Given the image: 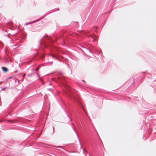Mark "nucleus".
Instances as JSON below:
<instances>
[{
	"label": "nucleus",
	"instance_id": "obj_7",
	"mask_svg": "<svg viewBox=\"0 0 156 156\" xmlns=\"http://www.w3.org/2000/svg\"><path fill=\"white\" fill-rule=\"evenodd\" d=\"M51 56L53 58H56L57 60L58 59V57L54 55H51ZM58 60L59 61H60L59 60Z\"/></svg>",
	"mask_w": 156,
	"mask_h": 156
},
{
	"label": "nucleus",
	"instance_id": "obj_9",
	"mask_svg": "<svg viewBox=\"0 0 156 156\" xmlns=\"http://www.w3.org/2000/svg\"><path fill=\"white\" fill-rule=\"evenodd\" d=\"M37 77L39 78V79H40V80H41V82H42V80L41 78L40 77V76H39V74H37Z\"/></svg>",
	"mask_w": 156,
	"mask_h": 156
},
{
	"label": "nucleus",
	"instance_id": "obj_1",
	"mask_svg": "<svg viewBox=\"0 0 156 156\" xmlns=\"http://www.w3.org/2000/svg\"><path fill=\"white\" fill-rule=\"evenodd\" d=\"M67 94L69 95V96H70V97L71 98H73V99L76 100V101H79V98L77 96H76L74 95H72L70 94H69L68 93H67Z\"/></svg>",
	"mask_w": 156,
	"mask_h": 156
},
{
	"label": "nucleus",
	"instance_id": "obj_15",
	"mask_svg": "<svg viewBox=\"0 0 156 156\" xmlns=\"http://www.w3.org/2000/svg\"><path fill=\"white\" fill-rule=\"evenodd\" d=\"M57 9L55 10V11H57V10H59V9H58V8H57V9Z\"/></svg>",
	"mask_w": 156,
	"mask_h": 156
},
{
	"label": "nucleus",
	"instance_id": "obj_21",
	"mask_svg": "<svg viewBox=\"0 0 156 156\" xmlns=\"http://www.w3.org/2000/svg\"><path fill=\"white\" fill-rule=\"evenodd\" d=\"M82 81H83V82H84V80H82Z\"/></svg>",
	"mask_w": 156,
	"mask_h": 156
},
{
	"label": "nucleus",
	"instance_id": "obj_20",
	"mask_svg": "<svg viewBox=\"0 0 156 156\" xmlns=\"http://www.w3.org/2000/svg\"><path fill=\"white\" fill-rule=\"evenodd\" d=\"M76 135H77V136L78 137V134H76Z\"/></svg>",
	"mask_w": 156,
	"mask_h": 156
},
{
	"label": "nucleus",
	"instance_id": "obj_8",
	"mask_svg": "<svg viewBox=\"0 0 156 156\" xmlns=\"http://www.w3.org/2000/svg\"><path fill=\"white\" fill-rule=\"evenodd\" d=\"M83 153L85 155H86L85 152L87 153V151L86 150L84 149H83Z\"/></svg>",
	"mask_w": 156,
	"mask_h": 156
},
{
	"label": "nucleus",
	"instance_id": "obj_22",
	"mask_svg": "<svg viewBox=\"0 0 156 156\" xmlns=\"http://www.w3.org/2000/svg\"><path fill=\"white\" fill-rule=\"evenodd\" d=\"M17 45H15V46H16Z\"/></svg>",
	"mask_w": 156,
	"mask_h": 156
},
{
	"label": "nucleus",
	"instance_id": "obj_12",
	"mask_svg": "<svg viewBox=\"0 0 156 156\" xmlns=\"http://www.w3.org/2000/svg\"><path fill=\"white\" fill-rule=\"evenodd\" d=\"M67 116H68V117L69 118V120H70V121H72V120H71V119L70 118V117H69V116H68V115H67Z\"/></svg>",
	"mask_w": 156,
	"mask_h": 156
},
{
	"label": "nucleus",
	"instance_id": "obj_18",
	"mask_svg": "<svg viewBox=\"0 0 156 156\" xmlns=\"http://www.w3.org/2000/svg\"><path fill=\"white\" fill-rule=\"evenodd\" d=\"M17 81H18V83H19V80H17Z\"/></svg>",
	"mask_w": 156,
	"mask_h": 156
},
{
	"label": "nucleus",
	"instance_id": "obj_6",
	"mask_svg": "<svg viewBox=\"0 0 156 156\" xmlns=\"http://www.w3.org/2000/svg\"><path fill=\"white\" fill-rule=\"evenodd\" d=\"M36 21H33V22H29V23H26L25 24V25H27L29 24H31L32 23H34L35 22H36Z\"/></svg>",
	"mask_w": 156,
	"mask_h": 156
},
{
	"label": "nucleus",
	"instance_id": "obj_10",
	"mask_svg": "<svg viewBox=\"0 0 156 156\" xmlns=\"http://www.w3.org/2000/svg\"><path fill=\"white\" fill-rule=\"evenodd\" d=\"M85 49H86L88 51H89L90 53H91V51L90 50H89L87 48H84Z\"/></svg>",
	"mask_w": 156,
	"mask_h": 156
},
{
	"label": "nucleus",
	"instance_id": "obj_2",
	"mask_svg": "<svg viewBox=\"0 0 156 156\" xmlns=\"http://www.w3.org/2000/svg\"><path fill=\"white\" fill-rule=\"evenodd\" d=\"M58 80L61 83H62L63 81H65V78L63 77H59L58 78Z\"/></svg>",
	"mask_w": 156,
	"mask_h": 156
},
{
	"label": "nucleus",
	"instance_id": "obj_3",
	"mask_svg": "<svg viewBox=\"0 0 156 156\" xmlns=\"http://www.w3.org/2000/svg\"><path fill=\"white\" fill-rule=\"evenodd\" d=\"M91 37L92 38L93 41H96L98 38V37L96 35H94V36H91Z\"/></svg>",
	"mask_w": 156,
	"mask_h": 156
},
{
	"label": "nucleus",
	"instance_id": "obj_5",
	"mask_svg": "<svg viewBox=\"0 0 156 156\" xmlns=\"http://www.w3.org/2000/svg\"><path fill=\"white\" fill-rule=\"evenodd\" d=\"M47 39L49 41H50L51 42L53 40L52 39L51 37H47Z\"/></svg>",
	"mask_w": 156,
	"mask_h": 156
},
{
	"label": "nucleus",
	"instance_id": "obj_19",
	"mask_svg": "<svg viewBox=\"0 0 156 156\" xmlns=\"http://www.w3.org/2000/svg\"><path fill=\"white\" fill-rule=\"evenodd\" d=\"M1 83V82H0V84Z\"/></svg>",
	"mask_w": 156,
	"mask_h": 156
},
{
	"label": "nucleus",
	"instance_id": "obj_17",
	"mask_svg": "<svg viewBox=\"0 0 156 156\" xmlns=\"http://www.w3.org/2000/svg\"><path fill=\"white\" fill-rule=\"evenodd\" d=\"M53 132H54V127H53Z\"/></svg>",
	"mask_w": 156,
	"mask_h": 156
},
{
	"label": "nucleus",
	"instance_id": "obj_16",
	"mask_svg": "<svg viewBox=\"0 0 156 156\" xmlns=\"http://www.w3.org/2000/svg\"><path fill=\"white\" fill-rule=\"evenodd\" d=\"M80 144L81 147H82V148H83V146L81 145V143H80Z\"/></svg>",
	"mask_w": 156,
	"mask_h": 156
},
{
	"label": "nucleus",
	"instance_id": "obj_23",
	"mask_svg": "<svg viewBox=\"0 0 156 156\" xmlns=\"http://www.w3.org/2000/svg\"><path fill=\"white\" fill-rule=\"evenodd\" d=\"M44 84V83H42V84Z\"/></svg>",
	"mask_w": 156,
	"mask_h": 156
},
{
	"label": "nucleus",
	"instance_id": "obj_4",
	"mask_svg": "<svg viewBox=\"0 0 156 156\" xmlns=\"http://www.w3.org/2000/svg\"><path fill=\"white\" fill-rule=\"evenodd\" d=\"M2 68L3 71L4 72H7L8 71V69L6 67H2Z\"/></svg>",
	"mask_w": 156,
	"mask_h": 156
},
{
	"label": "nucleus",
	"instance_id": "obj_11",
	"mask_svg": "<svg viewBox=\"0 0 156 156\" xmlns=\"http://www.w3.org/2000/svg\"><path fill=\"white\" fill-rule=\"evenodd\" d=\"M47 90L50 91H52V89L51 88H48L47 89Z\"/></svg>",
	"mask_w": 156,
	"mask_h": 156
},
{
	"label": "nucleus",
	"instance_id": "obj_13",
	"mask_svg": "<svg viewBox=\"0 0 156 156\" xmlns=\"http://www.w3.org/2000/svg\"><path fill=\"white\" fill-rule=\"evenodd\" d=\"M1 88H2V90H4L6 88V87H5V88H2V87H1Z\"/></svg>",
	"mask_w": 156,
	"mask_h": 156
},
{
	"label": "nucleus",
	"instance_id": "obj_14",
	"mask_svg": "<svg viewBox=\"0 0 156 156\" xmlns=\"http://www.w3.org/2000/svg\"><path fill=\"white\" fill-rule=\"evenodd\" d=\"M42 18H43V17H42V18H40V19H39L37 20H35V21H36V22H37V21H38V20H41V19Z\"/></svg>",
	"mask_w": 156,
	"mask_h": 156
}]
</instances>
